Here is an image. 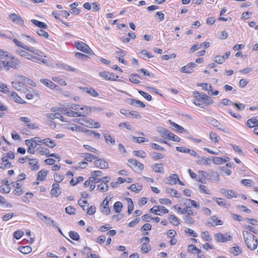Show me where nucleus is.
I'll use <instances>...</instances> for the list:
<instances>
[{
	"mask_svg": "<svg viewBox=\"0 0 258 258\" xmlns=\"http://www.w3.org/2000/svg\"><path fill=\"white\" fill-rule=\"evenodd\" d=\"M12 41L19 47L15 50L17 54L36 63H47V60L43 58L46 57V55L42 51L32 46L25 45L16 38L13 39Z\"/></svg>",
	"mask_w": 258,
	"mask_h": 258,
	"instance_id": "nucleus-1",
	"label": "nucleus"
},
{
	"mask_svg": "<svg viewBox=\"0 0 258 258\" xmlns=\"http://www.w3.org/2000/svg\"><path fill=\"white\" fill-rule=\"evenodd\" d=\"M243 236L245 243L248 248L251 250L256 249L257 245V241L256 239H255V236L247 231H243Z\"/></svg>",
	"mask_w": 258,
	"mask_h": 258,
	"instance_id": "nucleus-2",
	"label": "nucleus"
},
{
	"mask_svg": "<svg viewBox=\"0 0 258 258\" xmlns=\"http://www.w3.org/2000/svg\"><path fill=\"white\" fill-rule=\"evenodd\" d=\"M74 121L88 127L98 128L100 127V124L99 122H95L92 119L85 118L84 117L83 118H76L74 119Z\"/></svg>",
	"mask_w": 258,
	"mask_h": 258,
	"instance_id": "nucleus-3",
	"label": "nucleus"
},
{
	"mask_svg": "<svg viewBox=\"0 0 258 258\" xmlns=\"http://www.w3.org/2000/svg\"><path fill=\"white\" fill-rule=\"evenodd\" d=\"M75 46L78 50H79L84 53L90 55H93L94 54L88 45L82 41H78L75 42Z\"/></svg>",
	"mask_w": 258,
	"mask_h": 258,
	"instance_id": "nucleus-4",
	"label": "nucleus"
},
{
	"mask_svg": "<svg viewBox=\"0 0 258 258\" xmlns=\"http://www.w3.org/2000/svg\"><path fill=\"white\" fill-rule=\"evenodd\" d=\"M127 164L136 172H141L144 169V165L136 159H129L127 161Z\"/></svg>",
	"mask_w": 258,
	"mask_h": 258,
	"instance_id": "nucleus-5",
	"label": "nucleus"
},
{
	"mask_svg": "<svg viewBox=\"0 0 258 258\" xmlns=\"http://www.w3.org/2000/svg\"><path fill=\"white\" fill-rule=\"evenodd\" d=\"M63 128L77 133H84L87 130L75 123H67L63 125Z\"/></svg>",
	"mask_w": 258,
	"mask_h": 258,
	"instance_id": "nucleus-6",
	"label": "nucleus"
},
{
	"mask_svg": "<svg viewBox=\"0 0 258 258\" xmlns=\"http://www.w3.org/2000/svg\"><path fill=\"white\" fill-rule=\"evenodd\" d=\"M7 58L11 60V61H8V71L10 68L17 69L20 67V60L18 58L14 56H10L9 54V57Z\"/></svg>",
	"mask_w": 258,
	"mask_h": 258,
	"instance_id": "nucleus-7",
	"label": "nucleus"
},
{
	"mask_svg": "<svg viewBox=\"0 0 258 258\" xmlns=\"http://www.w3.org/2000/svg\"><path fill=\"white\" fill-rule=\"evenodd\" d=\"M210 123L214 126L217 127L218 130L226 133H230L229 129L225 125L222 124L219 121L215 119H212Z\"/></svg>",
	"mask_w": 258,
	"mask_h": 258,
	"instance_id": "nucleus-8",
	"label": "nucleus"
},
{
	"mask_svg": "<svg viewBox=\"0 0 258 258\" xmlns=\"http://www.w3.org/2000/svg\"><path fill=\"white\" fill-rule=\"evenodd\" d=\"M215 240L219 242H225L230 240L231 237L228 234H222L221 233H216L214 235Z\"/></svg>",
	"mask_w": 258,
	"mask_h": 258,
	"instance_id": "nucleus-9",
	"label": "nucleus"
},
{
	"mask_svg": "<svg viewBox=\"0 0 258 258\" xmlns=\"http://www.w3.org/2000/svg\"><path fill=\"white\" fill-rule=\"evenodd\" d=\"M58 111L61 112L62 114L66 115L68 116L71 117H80L82 115L79 112V111H74L71 109H59Z\"/></svg>",
	"mask_w": 258,
	"mask_h": 258,
	"instance_id": "nucleus-10",
	"label": "nucleus"
},
{
	"mask_svg": "<svg viewBox=\"0 0 258 258\" xmlns=\"http://www.w3.org/2000/svg\"><path fill=\"white\" fill-rule=\"evenodd\" d=\"M197 66L195 62H189L186 66L181 67L180 71L183 73L190 74L194 72V68Z\"/></svg>",
	"mask_w": 258,
	"mask_h": 258,
	"instance_id": "nucleus-11",
	"label": "nucleus"
},
{
	"mask_svg": "<svg viewBox=\"0 0 258 258\" xmlns=\"http://www.w3.org/2000/svg\"><path fill=\"white\" fill-rule=\"evenodd\" d=\"M19 120L22 122L27 123L26 126L29 129L34 130L38 127L35 123L30 122V119L28 117H20Z\"/></svg>",
	"mask_w": 258,
	"mask_h": 258,
	"instance_id": "nucleus-12",
	"label": "nucleus"
},
{
	"mask_svg": "<svg viewBox=\"0 0 258 258\" xmlns=\"http://www.w3.org/2000/svg\"><path fill=\"white\" fill-rule=\"evenodd\" d=\"M94 164L96 167L100 169H106L108 167V163L102 158L96 159Z\"/></svg>",
	"mask_w": 258,
	"mask_h": 258,
	"instance_id": "nucleus-13",
	"label": "nucleus"
},
{
	"mask_svg": "<svg viewBox=\"0 0 258 258\" xmlns=\"http://www.w3.org/2000/svg\"><path fill=\"white\" fill-rule=\"evenodd\" d=\"M178 180H179V177L176 174H172L168 177L165 179V182L167 184L170 185L175 184Z\"/></svg>",
	"mask_w": 258,
	"mask_h": 258,
	"instance_id": "nucleus-14",
	"label": "nucleus"
},
{
	"mask_svg": "<svg viewBox=\"0 0 258 258\" xmlns=\"http://www.w3.org/2000/svg\"><path fill=\"white\" fill-rule=\"evenodd\" d=\"M220 192L221 194L224 195L225 197L229 199H231L233 198H236L237 197L236 193L231 189L221 188L220 189Z\"/></svg>",
	"mask_w": 258,
	"mask_h": 258,
	"instance_id": "nucleus-15",
	"label": "nucleus"
},
{
	"mask_svg": "<svg viewBox=\"0 0 258 258\" xmlns=\"http://www.w3.org/2000/svg\"><path fill=\"white\" fill-rule=\"evenodd\" d=\"M99 75L100 77H102L106 80L110 81L116 80L114 74L112 73L105 71L101 72L99 73Z\"/></svg>",
	"mask_w": 258,
	"mask_h": 258,
	"instance_id": "nucleus-16",
	"label": "nucleus"
},
{
	"mask_svg": "<svg viewBox=\"0 0 258 258\" xmlns=\"http://www.w3.org/2000/svg\"><path fill=\"white\" fill-rule=\"evenodd\" d=\"M212 199L214 201L216 202L218 205L220 206H222L225 207L226 208H228L230 206V204L227 203L224 199L217 198L216 197H213Z\"/></svg>",
	"mask_w": 258,
	"mask_h": 258,
	"instance_id": "nucleus-17",
	"label": "nucleus"
},
{
	"mask_svg": "<svg viewBox=\"0 0 258 258\" xmlns=\"http://www.w3.org/2000/svg\"><path fill=\"white\" fill-rule=\"evenodd\" d=\"M151 168L156 173L162 174L164 173V168L162 163H155L152 165Z\"/></svg>",
	"mask_w": 258,
	"mask_h": 258,
	"instance_id": "nucleus-18",
	"label": "nucleus"
},
{
	"mask_svg": "<svg viewBox=\"0 0 258 258\" xmlns=\"http://www.w3.org/2000/svg\"><path fill=\"white\" fill-rule=\"evenodd\" d=\"M52 189L50 191V194L52 196L57 197L61 193L59 185L57 183H53L52 185Z\"/></svg>",
	"mask_w": 258,
	"mask_h": 258,
	"instance_id": "nucleus-19",
	"label": "nucleus"
},
{
	"mask_svg": "<svg viewBox=\"0 0 258 258\" xmlns=\"http://www.w3.org/2000/svg\"><path fill=\"white\" fill-rule=\"evenodd\" d=\"M93 108L88 106H84L80 108V110L84 111L83 112L79 111L80 113L82 114L80 117H86L87 115H90L92 111Z\"/></svg>",
	"mask_w": 258,
	"mask_h": 258,
	"instance_id": "nucleus-20",
	"label": "nucleus"
},
{
	"mask_svg": "<svg viewBox=\"0 0 258 258\" xmlns=\"http://www.w3.org/2000/svg\"><path fill=\"white\" fill-rule=\"evenodd\" d=\"M12 84L13 87L18 91L24 92L26 90L25 85L22 82L15 81L12 82Z\"/></svg>",
	"mask_w": 258,
	"mask_h": 258,
	"instance_id": "nucleus-21",
	"label": "nucleus"
},
{
	"mask_svg": "<svg viewBox=\"0 0 258 258\" xmlns=\"http://www.w3.org/2000/svg\"><path fill=\"white\" fill-rule=\"evenodd\" d=\"M176 149L177 151L181 152V153H187L189 154H190L192 156H194L195 157H198V155L197 153H196L194 150L185 149L182 147H177L176 148Z\"/></svg>",
	"mask_w": 258,
	"mask_h": 258,
	"instance_id": "nucleus-22",
	"label": "nucleus"
},
{
	"mask_svg": "<svg viewBox=\"0 0 258 258\" xmlns=\"http://www.w3.org/2000/svg\"><path fill=\"white\" fill-rule=\"evenodd\" d=\"M10 97L11 99H13L16 102L20 103V104H24L26 102L22 99L20 96L16 92H11L10 93Z\"/></svg>",
	"mask_w": 258,
	"mask_h": 258,
	"instance_id": "nucleus-23",
	"label": "nucleus"
},
{
	"mask_svg": "<svg viewBox=\"0 0 258 258\" xmlns=\"http://www.w3.org/2000/svg\"><path fill=\"white\" fill-rule=\"evenodd\" d=\"M184 205H188L189 207L190 206H192L193 207L198 209L200 208V206L199 204L197 203V202L189 199H185L184 200Z\"/></svg>",
	"mask_w": 258,
	"mask_h": 258,
	"instance_id": "nucleus-24",
	"label": "nucleus"
},
{
	"mask_svg": "<svg viewBox=\"0 0 258 258\" xmlns=\"http://www.w3.org/2000/svg\"><path fill=\"white\" fill-rule=\"evenodd\" d=\"M10 19L15 23H17L18 24H23L24 22L23 20L21 19V17L18 15L13 13L10 15Z\"/></svg>",
	"mask_w": 258,
	"mask_h": 258,
	"instance_id": "nucleus-25",
	"label": "nucleus"
},
{
	"mask_svg": "<svg viewBox=\"0 0 258 258\" xmlns=\"http://www.w3.org/2000/svg\"><path fill=\"white\" fill-rule=\"evenodd\" d=\"M41 83L50 89H54L58 87L57 85L48 79H42L40 80Z\"/></svg>",
	"mask_w": 258,
	"mask_h": 258,
	"instance_id": "nucleus-26",
	"label": "nucleus"
},
{
	"mask_svg": "<svg viewBox=\"0 0 258 258\" xmlns=\"http://www.w3.org/2000/svg\"><path fill=\"white\" fill-rule=\"evenodd\" d=\"M196 163L199 165H209L210 164V160L208 158L198 157V159L196 160Z\"/></svg>",
	"mask_w": 258,
	"mask_h": 258,
	"instance_id": "nucleus-27",
	"label": "nucleus"
},
{
	"mask_svg": "<svg viewBox=\"0 0 258 258\" xmlns=\"http://www.w3.org/2000/svg\"><path fill=\"white\" fill-rule=\"evenodd\" d=\"M43 145L50 148H53L56 146L55 142L50 138L43 139Z\"/></svg>",
	"mask_w": 258,
	"mask_h": 258,
	"instance_id": "nucleus-28",
	"label": "nucleus"
},
{
	"mask_svg": "<svg viewBox=\"0 0 258 258\" xmlns=\"http://www.w3.org/2000/svg\"><path fill=\"white\" fill-rule=\"evenodd\" d=\"M15 157L14 153L12 151H10L3 155L2 160L4 162H7L9 159H14Z\"/></svg>",
	"mask_w": 258,
	"mask_h": 258,
	"instance_id": "nucleus-29",
	"label": "nucleus"
},
{
	"mask_svg": "<svg viewBox=\"0 0 258 258\" xmlns=\"http://www.w3.org/2000/svg\"><path fill=\"white\" fill-rule=\"evenodd\" d=\"M168 121L170 123V124L172 125V126L173 127V129H174L176 131H177L179 133H183L185 131L184 128L182 126L174 122L172 120H169Z\"/></svg>",
	"mask_w": 258,
	"mask_h": 258,
	"instance_id": "nucleus-30",
	"label": "nucleus"
},
{
	"mask_svg": "<svg viewBox=\"0 0 258 258\" xmlns=\"http://www.w3.org/2000/svg\"><path fill=\"white\" fill-rule=\"evenodd\" d=\"M45 222V223H46V224L47 225L51 226H52L53 227L57 228L58 231H59V232L61 233V230L58 227V225H57V224L56 223V222L55 221H54L53 220L51 219L50 218L47 217V219H46Z\"/></svg>",
	"mask_w": 258,
	"mask_h": 258,
	"instance_id": "nucleus-31",
	"label": "nucleus"
},
{
	"mask_svg": "<svg viewBox=\"0 0 258 258\" xmlns=\"http://www.w3.org/2000/svg\"><path fill=\"white\" fill-rule=\"evenodd\" d=\"M21 37L25 41H26L27 42H29L31 44H35L37 43V41L34 38L31 37V36L26 35L25 34H22L21 35Z\"/></svg>",
	"mask_w": 258,
	"mask_h": 258,
	"instance_id": "nucleus-32",
	"label": "nucleus"
},
{
	"mask_svg": "<svg viewBox=\"0 0 258 258\" xmlns=\"http://www.w3.org/2000/svg\"><path fill=\"white\" fill-rule=\"evenodd\" d=\"M209 223L213 226L221 225L223 222L219 220L216 216H212L209 218Z\"/></svg>",
	"mask_w": 258,
	"mask_h": 258,
	"instance_id": "nucleus-33",
	"label": "nucleus"
},
{
	"mask_svg": "<svg viewBox=\"0 0 258 258\" xmlns=\"http://www.w3.org/2000/svg\"><path fill=\"white\" fill-rule=\"evenodd\" d=\"M198 97L199 98V99L201 100V101H207V103L208 104H210L213 103V100L210 99L209 97L205 93L199 94V96H198Z\"/></svg>",
	"mask_w": 258,
	"mask_h": 258,
	"instance_id": "nucleus-34",
	"label": "nucleus"
},
{
	"mask_svg": "<svg viewBox=\"0 0 258 258\" xmlns=\"http://www.w3.org/2000/svg\"><path fill=\"white\" fill-rule=\"evenodd\" d=\"M31 22L35 25V26H37L39 28V29L43 28V29H47V25L42 22L39 21L38 20L32 19L31 20Z\"/></svg>",
	"mask_w": 258,
	"mask_h": 258,
	"instance_id": "nucleus-35",
	"label": "nucleus"
},
{
	"mask_svg": "<svg viewBox=\"0 0 258 258\" xmlns=\"http://www.w3.org/2000/svg\"><path fill=\"white\" fill-rule=\"evenodd\" d=\"M18 249L22 253L28 254L32 251V248L30 246H19Z\"/></svg>",
	"mask_w": 258,
	"mask_h": 258,
	"instance_id": "nucleus-36",
	"label": "nucleus"
},
{
	"mask_svg": "<svg viewBox=\"0 0 258 258\" xmlns=\"http://www.w3.org/2000/svg\"><path fill=\"white\" fill-rule=\"evenodd\" d=\"M33 197V194L32 192H27L24 196L21 197V199L24 203L29 204Z\"/></svg>",
	"mask_w": 258,
	"mask_h": 258,
	"instance_id": "nucleus-37",
	"label": "nucleus"
},
{
	"mask_svg": "<svg viewBox=\"0 0 258 258\" xmlns=\"http://www.w3.org/2000/svg\"><path fill=\"white\" fill-rule=\"evenodd\" d=\"M83 91L93 97H97L99 95L96 90L92 88L86 87L83 89Z\"/></svg>",
	"mask_w": 258,
	"mask_h": 258,
	"instance_id": "nucleus-38",
	"label": "nucleus"
},
{
	"mask_svg": "<svg viewBox=\"0 0 258 258\" xmlns=\"http://www.w3.org/2000/svg\"><path fill=\"white\" fill-rule=\"evenodd\" d=\"M157 131L161 135L162 137L166 139L168 136L170 132L168 130L162 127H158Z\"/></svg>",
	"mask_w": 258,
	"mask_h": 258,
	"instance_id": "nucleus-39",
	"label": "nucleus"
},
{
	"mask_svg": "<svg viewBox=\"0 0 258 258\" xmlns=\"http://www.w3.org/2000/svg\"><path fill=\"white\" fill-rule=\"evenodd\" d=\"M130 104L132 105H135V106H139V107L144 108L145 107V104L143 103L142 102L136 100L135 99H130Z\"/></svg>",
	"mask_w": 258,
	"mask_h": 258,
	"instance_id": "nucleus-40",
	"label": "nucleus"
},
{
	"mask_svg": "<svg viewBox=\"0 0 258 258\" xmlns=\"http://www.w3.org/2000/svg\"><path fill=\"white\" fill-rule=\"evenodd\" d=\"M38 161L36 159H32L30 160L29 164L32 168V170H37L39 169V166L38 165Z\"/></svg>",
	"mask_w": 258,
	"mask_h": 258,
	"instance_id": "nucleus-41",
	"label": "nucleus"
},
{
	"mask_svg": "<svg viewBox=\"0 0 258 258\" xmlns=\"http://www.w3.org/2000/svg\"><path fill=\"white\" fill-rule=\"evenodd\" d=\"M47 174V171L45 170H41L38 172L37 180H44Z\"/></svg>",
	"mask_w": 258,
	"mask_h": 258,
	"instance_id": "nucleus-42",
	"label": "nucleus"
},
{
	"mask_svg": "<svg viewBox=\"0 0 258 258\" xmlns=\"http://www.w3.org/2000/svg\"><path fill=\"white\" fill-rule=\"evenodd\" d=\"M169 220L170 222L175 226H178L180 224V222L177 218L174 215H169Z\"/></svg>",
	"mask_w": 258,
	"mask_h": 258,
	"instance_id": "nucleus-43",
	"label": "nucleus"
},
{
	"mask_svg": "<svg viewBox=\"0 0 258 258\" xmlns=\"http://www.w3.org/2000/svg\"><path fill=\"white\" fill-rule=\"evenodd\" d=\"M104 137L105 140V141L107 144H110L112 145H114L115 143V139L112 138L110 135L108 134H104Z\"/></svg>",
	"mask_w": 258,
	"mask_h": 258,
	"instance_id": "nucleus-44",
	"label": "nucleus"
},
{
	"mask_svg": "<svg viewBox=\"0 0 258 258\" xmlns=\"http://www.w3.org/2000/svg\"><path fill=\"white\" fill-rule=\"evenodd\" d=\"M78 6V4L77 2L72 3L70 5V7L71 8L72 13L75 15H78L80 13V10L76 8Z\"/></svg>",
	"mask_w": 258,
	"mask_h": 258,
	"instance_id": "nucleus-45",
	"label": "nucleus"
},
{
	"mask_svg": "<svg viewBox=\"0 0 258 258\" xmlns=\"http://www.w3.org/2000/svg\"><path fill=\"white\" fill-rule=\"evenodd\" d=\"M166 192L167 194H170L171 196L176 197V198H180V195L178 194L177 191L175 189L171 188H166Z\"/></svg>",
	"mask_w": 258,
	"mask_h": 258,
	"instance_id": "nucleus-46",
	"label": "nucleus"
},
{
	"mask_svg": "<svg viewBox=\"0 0 258 258\" xmlns=\"http://www.w3.org/2000/svg\"><path fill=\"white\" fill-rule=\"evenodd\" d=\"M183 220H184L185 223L188 225H192L195 222L194 218H192L191 216H189L188 214H186L184 216Z\"/></svg>",
	"mask_w": 258,
	"mask_h": 258,
	"instance_id": "nucleus-47",
	"label": "nucleus"
},
{
	"mask_svg": "<svg viewBox=\"0 0 258 258\" xmlns=\"http://www.w3.org/2000/svg\"><path fill=\"white\" fill-rule=\"evenodd\" d=\"M126 201L128 203V211L127 213L128 214H131L134 210V203L132 199L126 198Z\"/></svg>",
	"mask_w": 258,
	"mask_h": 258,
	"instance_id": "nucleus-48",
	"label": "nucleus"
},
{
	"mask_svg": "<svg viewBox=\"0 0 258 258\" xmlns=\"http://www.w3.org/2000/svg\"><path fill=\"white\" fill-rule=\"evenodd\" d=\"M108 188L109 187L107 184H105L102 182L97 185V188L102 192L107 191L108 190Z\"/></svg>",
	"mask_w": 258,
	"mask_h": 258,
	"instance_id": "nucleus-49",
	"label": "nucleus"
},
{
	"mask_svg": "<svg viewBox=\"0 0 258 258\" xmlns=\"http://www.w3.org/2000/svg\"><path fill=\"white\" fill-rule=\"evenodd\" d=\"M140 76L138 74H134L130 76V81L135 84H139L141 82L139 80Z\"/></svg>",
	"mask_w": 258,
	"mask_h": 258,
	"instance_id": "nucleus-50",
	"label": "nucleus"
},
{
	"mask_svg": "<svg viewBox=\"0 0 258 258\" xmlns=\"http://www.w3.org/2000/svg\"><path fill=\"white\" fill-rule=\"evenodd\" d=\"M36 151H38L41 155H47L49 153V150L45 147L39 146L36 149Z\"/></svg>",
	"mask_w": 258,
	"mask_h": 258,
	"instance_id": "nucleus-51",
	"label": "nucleus"
},
{
	"mask_svg": "<svg viewBox=\"0 0 258 258\" xmlns=\"http://www.w3.org/2000/svg\"><path fill=\"white\" fill-rule=\"evenodd\" d=\"M52 80L57 83H58L59 85L62 86H66L67 85V83L64 81V79L58 77H54L52 78Z\"/></svg>",
	"mask_w": 258,
	"mask_h": 258,
	"instance_id": "nucleus-52",
	"label": "nucleus"
},
{
	"mask_svg": "<svg viewBox=\"0 0 258 258\" xmlns=\"http://www.w3.org/2000/svg\"><path fill=\"white\" fill-rule=\"evenodd\" d=\"M246 125L249 127H253L258 125V121L255 119H249L246 122Z\"/></svg>",
	"mask_w": 258,
	"mask_h": 258,
	"instance_id": "nucleus-53",
	"label": "nucleus"
},
{
	"mask_svg": "<svg viewBox=\"0 0 258 258\" xmlns=\"http://www.w3.org/2000/svg\"><path fill=\"white\" fill-rule=\"evenodd\" d=\"M209 138L214 143H218L219 140V137L214 132H210L209 133Z\"/></svg>",
	"mask_w": 258,
	"mask_h": 258,
	"instance_id": "nucleus-54",
	"label": "nucleus"
},
{
	"mask_svg": "<svg viewBox=\"0 0 258 258\" xmlns=\"http://www.w3.org/2000/svg\"><path fill=\"white\" fill-rule=\"evenodd\" d=\"M69 236L73 240L78 241L80 239V236L79 234L74 231H71L69 232Z\"/></svg>",
	"mask_w": 258,
	"mask_h": 258,
	"instance_id": "nucleus-55",
	"label": "nucleus"
},
{
	"mask_svg": "<svg viewBox=\"0 0 258 258\" xmlns=\"http://www.w3.org/2000/svg\"><path fill=\"white\" fill-rule=\"evenodd\" d=\"M36 32L40 36L43 37L47 39L49 37V35L47 32L41 29H38L36 30Z\"/></svg>",
	"mask_w": 258,
	"mask_h": 258,
	"instance_id": "nucleus-56",
	"label": "nucleus"
},
{
	"mask_svg": "<svg viewBox=\"0 0 258 258\" xmlns=\"http://www.w3.org/2000/svg\"><path fill=\"white\" fill-rule=\"evenodd\" d=\"M130 188L133 191L138 192L142 190V186L137 184H132L130 186Z\"/></svg>",
	"mask_w": 258,
	"mask_h": 258,
	"instance_id": "nucleus-57",
	"label": "nucleus"
},
{
	"mask_svg": "<svg viewBox=\"0 0 258 258\" xmlns=\"http://www.w3.org/2000/svg\"><path fill=\"white\" fill-rule=\"evenodd\" d=\"M122 204L120 202H116L115 203L113 206L114 211L116 213H119L122 209Z\"/></svg>",
	"mask_w": 258,
	"mask_h": 258,
	"instance_id": "nucleus-58",
	"label": "nucleus"
},
{
	"mask_svg": "<svg viewBox=\"0 0 258 258\" xmlns=\"http://www.w3.org/2000/svg\"><path fill=\"white\" fill-rule=\"evenodd\" d=\"M199 189L201 192H203L208 195H211V191L208 189V188L203 184H200L199 185Z\"/></svg>",
	"mask_w": 258,
	"mask_h": 258,
	"instance_id": "nucleus-59",
	"label": "nucleus"
},
{
	"mask_svg": "<svg viewBox=\"0 0 258 258\" xmlns=\"http://www.w3.org/2000/svg\"><path fill=\"white\" fill-rule=\"evenodd\" d=\"M3 70L8 71V61L0 60V71Z\"/></svg>",
	"mask_w": 258,
	"mask_h": 258,
	"instance_id": "nucleus-60",
	"label": "nucleus"
},
{
	"mask_svg": "<svg viewBox=\"0 0 258 258\" xmlns=\"http://www.w3.org/2000/svg\"><path fill=\"white\" fill-rule=\"evenodd\" d=\"M158 214H157V215H161L162 214H166L169 212V210L167 209L162 206H158Z\"/></svg>",
	"mask_w": 258,
	"mask_h": 258,
	"instance_id": "nucleus-61",
	"label": "nucleus"
},
{
	"mask_svg": "<svg viewBox=\"0 0 258 258\" xmlns=\"http://www.w3.org/2000/svg\"><path fill=\"white\" fill-rule=\"evenodd\" d=\"M230 252L234 255H237L240 253V248L238 246H234L231 247L229 250Z\"/></svg>",
	"mask_w": 258,
	"mask_h": 258,
	"instance_id": "nucleus-62",
	"label": "nucleus"
},
{
	"mask_svg": "<svg viewBox=\"0 0 258 258\" xmlns=\"http://www.w3.org/2000/svg\"><path fill=\"white\" fill-rule=\"evenodd\" d=\"M151 249V247L149 244L143 243L141 247V250L143 253H147Z\"/></svg>",
	"mask_w": 258,
	"mask_h": 258,
	"instance_id": "nucleus-63",
	"label": "nucleus"
},
{
	"mask_svg": "<svg viewBox=\"0 0 258 258\" xmlns=\"http://www.w3.org/2000/svg\"><path fill=\"white\" fill-rule=\"evenodd\" d=\"M140 53L142 55V57L145 59L153 57V56L151 55L146 50H143Z\"/></svg>",
	"mask_w": 258,
	"mask_h": 258,
	"instance_id": "nucleus-64",
	"label": "nucleus"
}]
</instances>
